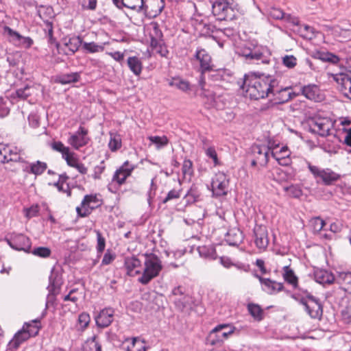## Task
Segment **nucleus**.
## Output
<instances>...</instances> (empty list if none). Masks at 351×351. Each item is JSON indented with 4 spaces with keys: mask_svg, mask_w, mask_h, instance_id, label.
Instances as JSON below:
<instances>
[{
    "mask_svg": "<svg viewBox=\"0 0 351 351\" xmlns=\"http://www.w3.org/2000/svg\"><path fill=\"white\" fill-rule=\"evenodd\" d=\"M276 85L277 80L274 76L250 73L244 75L241 88L245 90L246 96L257 100L269 97Z\"/></svg>",
    "mask_w": 351,
    "mask_h": 351,
    "instance_id": "nucleus-1",
    "label": "nucleus"
},
{
    "mask_svg": "<svg viewBox=\"0 0 351 351\" xmlns=\"http://www.w3.org/2000/svg\"><path fill=\"white\" fill-rule=\"evenodd\" d=\"M236 52L249 64H267L271 60L269 49L266 46L259 45L256 40H248L241 43L237 47Z\"/></svg>",
    "mask_w": 351,
    "mask_h": 351,
    "instance_id": "nucleus-2",
    "label": "nucleus"
},
{
    "mask_svg": "<svg viewBox=\"0 0 351 351\" xmlns=\"http://www.w3.org/2000/svg\"><path fill=\"white\" fill-rule=\"evenodd\" d=\"M212 13L218 21H232L237 10L234 0H212Z\"/></svg>",
    "mask_w": 351,
    "mask_h": 351,
    "instance_id": "nucleus-3",
    "label": "nucleus"
},
{
    "mask_svg": "<svg viewBox=\"0 0 351 351\" xmlns=\"http://www.w3.org/2000/svg\"><path fill=\"white\" fill-rule=\"evenodd\" d=\"M162 269L160 259L155 254L145 255L144 268L142 275L138 280L142 285H147L152 279L157 277Z\"/></svg>",
    "mask_w": 351,
    "mask_h": 351,
    "instance_id": "nucleus-4",
    "label": "nucleus"
},
{
    "mask_svg": "<svg viewBox=\"0 0 351 351\" xmlns=\"http://www.w3.org/2000/svg\"><path fill=\"white\" fill-rule=\"evenodd\" d=\"M63 284L62 276L60 272L52 268L49 277V285L47 287L48 295L46 300V308L49 304H53L56 296L60 293L61 286Z\"/></svg>",
    "mask_w": 351,
    "mask_h": 351,
    "instance_id": "nucleus-5",
    "label": "nucleus"
},
{
    "mask_svg": "<svg viewBox=\"0 0 351 351\" xmlns=\"http://www.w3.org/2000/svg\"><path fill=\"white\" fill-rule=\"evenodd\" d=\"M251 149L253 156L251 165L265 167L269 162L270 154H271L272 144L270 143L268 145L255 144L252 146Z\"/></svg>",
    "mask_w": 351,
    "mask_h": 351,
    "instance_id": "nucleus-6",
    "label": "nucleus"
},
{
    "mask_svg": "<svg viewBox=\"0 0 351 351\" xmlns=\"http://www.w3.org/2000/svg\"><path fill=\"white\" fill-rule=\"evenodd\" d=\"M307 167L315 179L321 180L325 185H330L341 178L339 173L328 168L322 169L309 162H307Z\"/></svg>",
    "mask_w": 351,
    "mask_h": 351,
    "instance_id": "nucleus-7",
    "label": "nucleus"
},
{
    "mask_svg": "<svg viewBox=\"0 0 351 351\" xmlns=\"http://www.w3.org/2000/svg\"><path fill=\"white\" fill-rule=\"evenodd\" d=\"M300 302L304 306L306 313L311 318L321 319L323 315V306L318 298L311 294H308L305 298H302Z\"/></svg>",
    "mask_w": 351,
    "mask_h": 351,
    "instance_id": "nucleus-8",
    "label": "nucleus"
},
{
    "mask_svg": "<svg viewBox=\"0 0 351 351\" xmlns=\"http://www.w3.org/2000/svg\"><path fill=\"white\" fill-rule=\"evenodd\" d=\"M229 179L223 172H218L213 178L211 186L214 196L221 197L227 195L228 191Z\"/></svg>",
    "mask_w": 351,
    "mask_h": 351,
    "instance_id": "nucleus-9",
    "label": "nucleus"
},
{
    "mask_svg": "<svg viewBox=\"0 0 351 351\" xmlns=\"http://www.w3.org/2000/svg\"><path fill=\"white\" fill-rule=\"evenodd\" d=\"M310 131L320 136H327L333 127L332 121L328 118H315L309 124Z\"/></svg>",
    "mask_w": 351,
    "mask_h": 351,
    "instance_id": "nucleus-10",
    "label": "nucleus"
},
{
    "mask_svg": "<svg viewBox=\"0 0 351 351\" xmlns=\"http://www.w3.org/2000/svg\"><path fill=\"white\" fill-rule=\"evenodd\" d=\"M136 167V165L129 160L125 161L114 173L112 178V182H115L119 186H121L125 184L126 179L132 175Z\"/></svg>",
    "mask_w": 351,
    "mask_h": 351,
    "instance_id": "nucleus-11",
    "label": "nucleus"
},
{
    "mask_svg": "<svg viewBox=\"0 0 351 351\" xmlns=\"http://www.w3.org/2000/svg\"><path fill=\"white\" fill-rule=\"evenodd\" d=\"M3 30L8 36L9 41L16 47L29 49L34 43L33 40L30 37L23 36L8 26H5Z\"/></svg>",
    "mask_w": 351,
    "mask_h": 351,
    "instance_id": "nucleus-12",
    "label": "nucleus"
},
{
    "mask_svg": "<svg viewBox=\"0 0 351 351\" xmlns=\"http://www.w3.org/2000/svg\"><path fill=\"white\" fill-rule=\"evenodd\" d=\"M253 239L256 247L259 250H265L269 245L267 227L263 225L256 224L253 229Z\"/></svg>",
    "mask_w": 351,
    "mask_h": 351,
    "instance_id": "nucleus-13",
    "label": "nucleus"
},
{
    "mask_svg": "<svg viewBox=\"0 0 351 351\" xmlns=\"http://www.w3.org/2000/svg\"><path fill=\"white\" fill-rule=\"evenodd\" d=\"M87 135L88 130L84 127L80 126L75 132L70 134L68 143L77 150L88 144L89 138Z\"/></svg>",
    "mask_w": 351,
    "mask_h": 351,
    "instance_id": "nucleus-14",
    "label": "nucleus"
},
{
    "mask_svg": "<svg viewBox=\"0 0 351 351\" xmlns=\"http://www.w3.org/2000/svg\"><path fill=\"white\" fill-rule=\"evenodd\" d=\"M224 326H216L208 334L206 338V343L211 346H220L230 337V330L228 332H222Z\"/></svg>",
    "mask_w": 351,
    "mask_h": 351,
    "instance_id": "nucleus-15",
    "label": "nucleus"
},
{
    "mask_svg": "<svg viewBox=\"0 0 351 351\" xmlns=\"http://www.w3.org/2000/svg\"><path fill=\"white\" fill-rule=\"evenodd\" d=\"M194 58L199 63L201 73L213 71V65L212 64L211 56L204 49L197 47L194 55Z\"/></svg>",
    "mask_w": 351,
    "mask_h": 351,
    "instance_id": "nucleus-16",
    "label": "nucleus"
},
{
    "mask_svg": "<svg viewBox=\"0 0 351 351\" xmlns=\"http://www.w3.org/2000/svg\"><path fill=\"white\" fill-rule=\"evenodd\" d=\"M9 245L16 250L28 252L31 249L30 239L23 234L13 235L8 240Z\"/></svg>",
    "mask_w": 351,
    "mask_h": 351,
    "instance_id": "nucleus-17",
    "label": "nucleus"
},
{
    "mask_svg": "<svg viewBox=\"0 0 351 351\" xmlns=\"http://www.w3.org/2000/svg\"><path fill=\"white\" fill-rule=\"evenodd\" d=\"M271 90V95H273V101L275 104H284L289 101L295 94L291 91V88H281L279 86V82L277 80V85Z\"/></svg>",
    "mask_w": 351,
    "mask_h": 351,
    "instance_id": "nucleus-18",
    "label": "nucleus"
},
{
    "mask_svg": "<svg viewBox=\"0 0 351 351\" xmlns=\"http://www.w3.org/2000/svg\"><path fill=\"white\" fill-rule=\"evenodd\" d=\"M114 310L107 307L101 309L95 316L96 325L98 328H104L108 327L114 320Z\"/></svg>",
    "mask_w": 351,
    "mask_h": 351,
    "instance_id": "nucleus-19",
    "label": "nucleus"
},
{
    "mask_svg": "<svg viewBox=\"0 0 351 351\" xmlns=\"http://www.w3.org/2000/svg\"><path fill=\"white\" fill-rule=\"evenodd\" d=\"M3 155L5 158L2 160L3 164L10 162H19L22 161L24 152L22 149L17 147L4 144Z\"/></svg>",
    "mask_w": 351,
    "mask_h": 351,
    "instance_id": "nucleus-20",
    "label": "nucleus"
},
{
    "mask_svg": "<svg viewBox=\"0 0 351 351\" xmlns=\"http://www.w3.org/2000/svg\"><path fill=\"white\" fill-rule=\"evenodd\" d=\"M256 277L258 279L261 288L263 291L269 295H274L282 291L284 288L283 283L278 282L270 278H263L256 274Z\"/></svg>",
    "mask_w": 351,
    "mask_h": 351,
    "instance_id": "nucleus-21",
    "label": "nucleus"
},
{
    "mask_svg": "<svg viewBox=\"0 0 351 351\" xmlns=\"http://www.w3.org/2000/svg\"><path fill=\"white\" fill-rule=\"evenodd\" d=\"M124 266L130 276L134 277L142 274L141 261L134 256L125 257Z\"/></svg>",
    "mask_w": 351,
    "mask_h": 351,
    "instance_id": "nucleus-22",
    "label": "nucleus"
},
{
    "mask_svg": "<svg viewBox=\"0 0 351 351\" xmlns=\"http://www.w3.org/2000/svg\"><path fill=\"white\" fill-rule=\"evenodd\" d=\"M315 280L324 286L332 285L335 281V276L327 269L315 268L313 272Z\"/></svg>",
    "mask_w": 351,
    "mask_h": 351,
    "instance_id": "nucleus-23",
    "label": "nucleus"
},
{
    "mask_svg": "<svg viewBox=\"0 0 351 351\" xmlns=\"http://www.w3.org/2000/svg\"><path fill=\"white\" fill-rule=\"evenodd\" d=\"M333 79L341 85V91L351 99V77L343 73L333 75Z\"/></svg>",
    "mask_w": 351,
    "mask_h": 351,
    "instance_id": "nucleus-24",
    "label": "nucleus"
},
{
    "mask_svg": "<svg viewBox=\"0 0 351 351\" xmlns=\"http://www.w3.org/2000/svg\"><path fill=\"white\" fill-rule=\"evenodd\" d=\"M27 327H28V326H23L22 329L14 335V337L8 345V350L10 351H16L22 343L31 337L25 331Z\"/></svg>",
    "mask_w": 351,
    "mask_h": 351,
    "instance_id": "nucleus-25",
    "label": "nucleus"
},
{
    "mask_svg": "<svg viewBox=\"0 0 351 351\" xmlns=\"http://www.w3.org/2000/svg\"><path fill=\"white\" fill-rule=\"evenodd\" d=\"M301 93L308 99L319 101L322 99V95L320 93V89L315 84H308L301 88Z\"/></svg>",
    "mask_w": 351,
    "mask_h": 351,
    "instance_id": "nucleus-26",
    "label": "nucleus"
},
{
    "mask_svg": "<svg viewBox=\"0 0 351 351\" xmlns=\"http://www.w3.org/2000/svg\"><path fill=\"white\" fill-rule=\"evenodd\" d=\"M95 199L96 197L94 195H85L81 202V206H77L76 208L77 215L81 217H85L88 216L93 209V207L90 206V204L93 202H95Z\"/></svg>",
    "mask_w": 351,
    "mask_h": 351,
    "instance_id": "nucleus-27",
    "label": "nucleus"
},
{
    "mask_svg": "<svg viewBox=\"0 0 351 351\" xmlns=\"http://www.w3.org/2000/svg\"><path fill=\"white\" fill-rule=\"evenodd\" d=\"M243 232L239 228H232L228 230L226 237V243L231 246H239L243 240Z\"/></svg>",
    "mask_w": 351,
    "mask_h": 351,
    "instance_id": "nucleus-28",
    "label": "nucleus"
},
{
    "mask_svg": "<svg viewBox=\"0 0 351 351\" xmlns=\"http://www.w3.org/2000/svg\"><path fill=\"white\" fill-rule=\"evenodd\" d=\"M116 7L119 9L125 7L139 12L144 9V3L143 0H119Z\"/></svg>",
    "mask_w": 351,
    "mask_h": 351,
    "instance_id": "nucleus-29",
    "label": "nucleus"
},
{
    "mask_svg": "<svg viewBox=\"0 0 351 351\" xmlns=\"http://www.w3.org/2000/svg\"><path fill=\"white\" fill-rule=\"evenodd\" d=\"M47 308L45 307L39 318L33 319L31 322L24 324L23 326H28L25 329V331L30 337H34L38 334L40 328V319L45 316Z\"/></svg>",
    "mask_w": 351,
    "mask_h": 351,
    "instance_id": "nucleus-30",
    "label": "nucleus"
},
{
    "mask_svg": "<svg viewBox=\"0 0 351 351\" xmlns=\"http://www.w3.org/2000/svg\"><path fill=\"white\" fill-rule=\"evenodd\" d=\"M311 56L324 62L337 64L339 61V58L337 56L328 51H315L313 52Z\"/></svg>",
    "mask_w": 351,
    "mask_h": 351,
    "instance_id": "nucleus-31",
    "label": "nucleus"
},
{
    "mask_svg": "<svg viewBox=\"0 0 351 351\" xmlns=\"http://www.w3.org/2000/svg\"><path fill=\"white\" fill-rule=\"evenodd\" d=\"M218 29L216 27L210 23H204L202 25V29H201L202 34L206 36L211 37L213 39L216 40L218 43L219 46L222 48L223 47V41L221 40V38L218 39L217 35H213V34H217V31Z\"/></svg>",
    "mask_w": 351,
    "mask_h": 351,
    "instance_id": "nucleus-32",
    "label": "nucleus"
},
{
    "mask_svg": "<svg viewBox=\"0 0 351 351\" xmlns=\"http://www.w3.org/2000/svg\"><path fill=\"white\" fill-rule=\"evenodd\" d=\"M127 64L130 70L136 76H139L143 70L141 60L137 56H130L127 60Z\"/></svg>",
    "mask_w": 351,
    "mask_h": 351,
    "instance_id": "nucleus-33",
    "label": "nucleus"
},
{
    "mask_svg": "<svg viewBox=\"0 0 351 351\" xmlns=\"http://www.w3.org/2000/svg\"><path fill=\"white\" fill-rule=\"evenodd\" d=\"M83 351H101V345L97 335L87 339L82 346Z\"/></svg>",
    "mask_w": 351,
    "mask_h": 351,
    "instance_id": "nucleus-34",
    "label": "nucleus"
},
{
    "mask_svg": "<svg viewBox=\"0 0 351 351\" xmlns=\"http://www.w3.org/2000/svg\"><path fill=\"white\" fill-rule=\"evenodd\" d=\"M80 79V73L74 72L58 75L56 81L61 84L77 82Z\"/></svg>",
    "mask_w": 351,
    "mask_h": 351,
    "instance_id": "nucleus-35",
    "label": "nucleus"
},
{
    "mask_svg": "<svg viewBox=\"0 0 351 351\" xmlns=\"http://www.w3.org/2000/svg\"><path fill=\"white\" fill-rule=\"evenodd\" d=\"M199 256L204 258L215 260L217 258L215 248L213 245H202L197 247Z\"/></svg>",
    "mask_w": 351,
    "mask_h": 351,
    "instance_id": "nucleus-36",
    "label": "nucleus"
},
{
    "mask_svg": "<svg viewBox=\"0 0 351 351\" xmlns=\"http://www.w3.org/2000/svg\"><path fill=\"white\" fill-rule=\"evenodd\" d=\"M283 278L285 282L291 285L293 288H296L298 284V278L295 276L293 270L289 266H285L282 268Z\"/></svg>",
    "mask_w": 351,
    "mask_h": 351,
    "instance_id": "nucleus-37",
    "label": "nucleus"
},
{
    "mask_svg": "<svg viewBox=\"0 0 351 351\" xmlns=\"http://www.w3.org/2000/svg\"><path fill=\"white\" fill-rule=\"evenodd\" d=\"M247 310L255 320L260 322L263 319V310L258 304L250 303L247 304Z\"/></svg>",
    "mask_w": 351,
    "mask_h": 351,
    "instance_id": "nucleus-38",
    "label": "nucleus"
},
{
    "mask_svg": "<svg viewBox=\"0 0 351 351\" xmlns=\"http://www.w3.org/2000/svg\"><path fill=\"white\" fill-rule=\"evenodd\" d=\"M81 44L82 45V40L80 36L70 38L68 41L65 43V46L68 48L70 53H66V54H73L78 50Z\"/></svg>",
    "mask_w": 351,
    "mask_h": 351,
    "instance_id": "nucleus-39",
    "label": "nucleus"
},
{
    "mask_svg": "<svg viewBox=\"0 0 351 351\" xmlns=\"http://www.w3.org/2000/svg\"><path fill=\"white\" fill-rule=\"evenodd\" d=\"M169 85L176 87L183 92H187L191 90L190 83L180 78H173L169 82Z\"/></svg>",
    "mask_w": 351,
    "mask_h": 351,
    "instance_id": "nucleus-40",
    "label": "nucleus"
},
{
    "mask_svg": "<svg viewBox=\"0 0 351 351\" xmlns=\"http://www.w3.org/2000/svg\"><path fill=\"white\" fill-rule=\"evenodd\" d=\"M150 44L152 49L162 57H167L168 56L169 51L162 39L150 42Z\"/></svg>",
    "mask_w": 351,
    "mask_h": 351,
    "instance_id": "nucleus-41",
    "label": "nucleus"
},
{
    "mask_svg": "<svg viewBox=\"0 0 351 351\" xmlns=\"http://www.w3.org/2000/svg\"><path fill=\"white\" fill-rule=\"evenodd\" d=\"M47 168V165L46 162L37 160L32 162V167L29 169L30 174H33L36 176H40L46 171Z\"/></svg>",
    "mask_w": 351,
    "mask_h": 351,
    "instance_id": "nucleus-42",
    "label": "nucleus"
},
{
    "mask_svg": "<svg viewBox=\"0 0 351 351\" xmlns=\"http://www.w3.org/2000/svg\"><path fill=\"white\" fill-rule=\"evenodd\" d=\"M230 77V73L226 69H217L213 71L210 77L214 82L226 81Z\"/></svg>",
    "mask_w": 351,
    "mask_h": 351,
    "instance_id": "nucleus-43",
    "label": "nucleus"
},
{
    "mask_svg": "<svg viewBox=\"0 0 351 351\" xmlns=\"http://www.w3.org/2000/svg\"><path fill=\"white\" fill-rule=\"evenodd\" d=\"M217 326H225L222 329V332H228L230 330H232L230 332V336L234 334H235L237 335H239L243 331H246L247 329V326H239V327H237V326H234L230 324H218Z\"/></svg>",
    "mask_w": 351,
    "mask_h": 351,
    "instance_id": "nucleus-44",
    "label": "nucleus"
},
{
    "mask_svg": "<svg viewBox=\"0 0 351 351\" xmlns=\"http://www.w3.org/2000/svg\"><path fill=\"white\" fill-rule=\"evenodd\" d=\"M82 48L86 53H94L103 51L104 47L94 42L82 43Z\"/></svg>",
    "mask_w": 351,
    "mask_h": 351,
    "instance_id": "nucleus-45",
    "label": "nucleus"
},
{
    "mask_svg": "<svg viewBox=\"0 0 351 351\" xmlns=\"http://www.w3.org/2000/svg\"><path fill=\"white\" fill-rule=\"evenodd\" d=\"M110 138L108 143L109 149L112 152L118 150L121 147V138L119 134L115 133H110Z\"/></svg>",
    "mask_w": 351,
    "mask_h": 351,
    "instance_id": "nucleus-46",
    "label": "nucleus"
},
{
    "mask_svg": "<svg viewBox=\"0 0 351 351\" xmlns=\"http://www.w3.org/2000/svg\"><path fill=\"white\" fill-rule=\"evenodd\" d=\"M165 5L164 0H154L150 11L151 16L156 17L158 16L163 10Z\"/></svg>",
    "mask_w": 351,
    "mask_h": 351,
    "instance_id": "nucleus-47",
    "label": "nucleus"
},
{
    "mask_svg": "<svg viewBox=\"0 0 351 351\" xmlns=\"http://www.w3.org/2000/svg\"><path fill=\"white\" fill-rule=\"evenodd\" d=\"M32 87L26 85L22 88H19L16 90L15 93L12 94V98H19L20 99H26L29 96L32 95L31 93Z\"/></svg>",
    "mask_w": 351,
    "mask_h": 351,
    "instance_id": "nucleus-48",
    "label": "nucleus"
},
{
    "mask_svg": "<svg viewBox=\"0 0 351 351\" xmlns=\"http://www.w3.org/2000/svg\"><path fill=\"white\" fill-rule=\"evenodd\" d=\"M145 341L137 337L132 338V345L128 347V351H146Z\"/></svg>",
    "mask_w": 351,
    "mask_h": 351,
    "instance_id": "nucleus-49",
    "label": "nucleus"
},
{
    "mask_svg": "<svg viewBox=\"0 0 351 351\" xmlns=\"http://www.w3.org/2000/svg\"><path fill=\"white\" fill-rule=\"evenodd\" d=\"M152 29L150 30L149 36L151 38V42L154 40H162V33L159 28L158 25L156 23H154L151 24Z\"/></svg>",
    "mask_w": 351,
    "mask_h": 351,
    "instance_id": "nucleus-50",
    "label": "nucleus"
},
{
    "mask_svg": "<svg viewBox=\"0 0 351 351\" xmlns=\"http://www.w3.org/2000/svg\"><path fill=\"white\" fill-rule=\"evenodd\" d=\"M325 225V221L319 217H313L310 220V226L315 232H320Z\"/></svg>",
    "mask_w": 351,
    "mask_h": 351,
    "instance_id": "nucleus-51",
    "label": "nucleus"
},
{
    "mask_svg": "<svg viewBox=\"0 0 351 351\" xmlns=\"http://www.w3.org/2000/svg\"><path fill=\"white\" fill-rule=\"evenodd\" d=\"M284 190L287 192L290 197L293 198H299L302 195V191L298 185L292 184L289 186L284 187Z\"/></svg>",
    "mask_w": 351,
    "mask_h": 351,
    "instance_id": "nucleus-52",
    "label": "nucleus"
},
{
    "mask_svg": "<svg viewBox=\"0 0 351 351\" xmlns=\"http://www.w3.org/2000/svg\"><path fill=\"white\" fill-rule=\"evenodd\" d=\"M90 322V317L88 313L83 312L78 316L77 323L80 326V329L84 330L88 327Z\"/></svg>",
    "mask_w": 351,
    "mask_h": 351,
    "instance_id": "nucleus-53",
    "label": "nucleus"
},
{
    "mask_svg": "<svg viewBox=\"0 0 351 351\" xmlns=\"http://www.w3.org/2000/svg\"><path fill=\"white\" fill-rule=\"evenodd\" d=\"M149 139L152 143L155 144L157 146L158 149L164 147L168 144V138L165 136H149Z\"/></svg>",
    "mask_w": 351,
    "mask_h": 351,
    "instance_id": "nucleus-54",
    "label": "nucleus"
},
{
    "mask_svg": "<svg viewBox=\"0 0 351 351\" xmlns=\"http://www.w3.org/2000/svg\"><path fill=\"white\" fill-rule=\"evenodd\" d=\"M51 148L60 153L62 154V157H64L67 153L70 152V149L68 147L64 146V145L61 141H54L51 143Z\"/></svg>",
    "mask_w": 351,
    "mask_h": 351,
    "instance_id": "nucleus-55",
    "label": "nucleus"
},
{
    "mask_svg": "<svg viewBox=\"0 0 351 351\" xmlns=\"http://www.w3.org/2000/svg\"><path fill=\"white\" fill-rule=\"evenodd\" d=\"M32 254L41 258H47L51 255V250L47 247H38L33 250Z\"/></svg>",
    "mask_w": 351,
    "mask_h": 351,
    "instance_id": "nucleus-56",
    "label": "nucleus"
},
{
    "mask_svg": "<svg viewBox=\"0 0 351 351\" xmlns=\"http://www.w3.org/2000/svg\"><path fill=\"white\" fill-rule=\"evenodd\" d=\"M78 3L83 10H95L97 8V0H79Z\"/></svg>",
    "mask_w": 351,
    "mask_h": 351,
    "instance_id": "nucleus-57",
    "label": "nucleus"
},
{
    "mask_svg": "<svg viewBox=\"0 0 351 351\" xmlns=\"http://www.w3.org/2000/svg\"><path fill=\"white\" fill-rule=\"evenodd\" d=\"M278 148V145H274L272 144L271 156L275 160H277L279 156H284L285 152H291L287 146H282L279 150L277 149Z\"/></svg>",
    "mask_w": 351,
    "mask_h": 351,
    "instance_id": "nucleus-58",
    "label": "nucleus"
},
{
    "mask_svg": "<svg viewBox=\"0 0 351 351\" xmlns=\"http://www.w3.org/2000/svg\"><path fill=\"white\" fill-rule=\"evenodd\" d=\"M206 156L211 158L213 161L214 166H217L220 164V162L217 157V154L214 147H208L205 149Z\"/></svg>",
    "mask_w": 351,
    "mask_h": 351,
    "instance_id": "nucleus-59",
    "label": "nucleus"
},
{
    "mask_svg": "<svg viewBox=\"0 0 351 351\" xmlns=\"http://www.w3.org/2000/svg\"><path fill=\"white\" fill-rule=\"evenodd\" d=\"M106 169V165L104 160L101 161L100 163L95 166L93 169V174L92 177L94 180H100L101 174Z\"/></svg>",
    "mask_w": 351,
    "mask_h": 351,
    "instance_id": "nucleus-60",
    "label": "nucleus"
},
{
    "mask_svg": "<svg viewBox=\"0 0 351 351\" xmlns=\"http://www.w3.org/2000/svg\"><path fill=\"white\" fill-rule=\"evenodd\" d=\"M182 172L184 177L186 176H191L193 174V162L191 160L185 159L183 161Z\"/></svg>",
    "mask_w": 351,
    "mask_h": 351,
    "instance_id": "nucleus-61",
    "label": "nucleus"
},
{
    "mask_svg": "<svg viewBox=\"0 0 351 351\" xmlns=\"http://www.w3.org/2000/svg\"><path fill=\"white\" fill-rule=\"evenodd\" d=\"M96 234H97V247H96L97 251V253L101 254L104 252L105 247H106V240H105L104 237L102 236L101 233L99 230L96 231Z\"/></svg>",
    "mask_w": 351,
    "mask_h": 351,
    "instance_id": "nucleus-62",
    "label": "nucleus"
},
{
    "mask_svg": "<svg viewBox=\"0 0 351 351\" xmlns=\"http://www.w3.org/2000/svg\"><path fill=\"white\" fill-rule=\"evenodd\" d=\"M40 208L38 204H34L29 208L24 209L25 215L30 219L36 217L38 215Z\"/></svg>",
    "mask_w": 351,
    "mask_h": 351,
    "instance_id": "nucleus-63",
    "label": "nucleus"
},
{
    "mask_svg": "<svg viewBox=\"0 0 351 351\" xmlns=\"http://www.w3.org/2000/svg\"><path fill=\"white\" fill-rule=\"evenodd\" d=\"M269 15L274 19L280 20L285 17V12L280 8L272 7L269 10Z\"/></svg>",
    "mask_w": 351,
    "mask_h": 351,
    "instance_id": "nucleus-64",
    "label": "nucleus"
}]
</instances>
